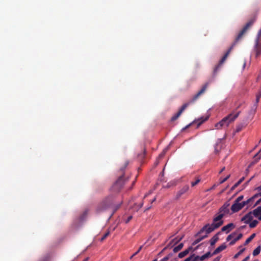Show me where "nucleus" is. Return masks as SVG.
I'll return each mask as SVG.
<instances>
[{"mask_svg": "<svg viewBox=\"0 0 261 261\" xmlns=\"http://www.w3.org/2000/svg\"><path fill=\"white\" fill-rule=\"evenodd\" d=\"M157 260H158L157 259L155 258V259H153L152 261H157Z\"/></svg>", "mask_w": 261, "mask_h": 261, "instance_id": "e2e57ef3", "label": "nucleus"}, {"mask_svg": "<svg viewBox=\"0 0 261 261\" xmlns=\"http://www.w3.org/2000/svg\"><path fill=\"white\" fill-rule=\"evenodd\" d=\"M258 221L257 220H252L250 223H249V226L250 228H254L256 225L257 224H258Z\"/></svg>", "mask_w": 261, "mask_h": 261, "instance_id": "b1692460", "label": "nucleus"}, {"mask_svg": "<svg viewBox=\"0 0 261 261\" xmlns=\"http://www.w3.org/2000/svg\"><path fill=\"white\" fill-rule=\"evenodd\" d=\"M220 259V257H217L216 258L214 259L213 261H219Z\"/></svg>", "mask_w": 261, "mask_h": 261, "instance_id": "8fccbe9b", "label": "nucleus"}, {"mask_svg": "<svg viewBox=\"0 0 261 261\" xmlns=\"http://www.w3.org/2000/svg\"><path fill=\"white\" fill-rule=\"evenodd\" d=\"M145 154H146V149H145V148H144L142 152L138 155V157L139 159L140 160H143L145 158Z\"/></svg>", "mask_w": 261, "mask_h": 261, "instance_id": "4be33fe9", "label": "nucleus"}, {"mask_svg": "<svg viewBox=\"0 0 261 261\" xmlns=\"http://www.w3.org/2000/svg\"><path fill=\"white\" fill-rule=\"evenodd\" d=\"M142 246H140L139 248L138 249V251L136 252L135 253H134L131 256L130 258H132L134 256H135L136 255H137L142 249Z\"/></svg>", "mask_w": 261, "mask_h": 261, "instance_id": "72a5a7b5", "label": "nucleus"}, {"mask_svg": "<svg viewBox=\"0 0 261 261\" xmlns=\"http://www.w3.org/2000/svg\"><path fill=\"white\" fill-rule=\"evenodd\" d=\"M236 233L235 232H233V233H231L230 234H229V236H227V238H226V240L227 241H229L230 240H231L232 238H234V237H235V236L236 235Z\"/></svg>", "mask_w": 261, "mask_h": 261, "instance_id": "bb28decb", "label": "nucleus"}, {"mask_svg": "<svg viewBox=\"0 0 261 261\" xmlns=\"http://www.w3.org/2000/svg\"><path fill=\"white\" fill-rule=\"evenodd\" d=\"M244 196L243 195H241L239 196L234 201L237 202H240V201L243 199Z\"/></svg>", "mask_w": 261, "mask_h": 261, "instance_id": "473e14b6", "label": "nucleus"}, {"mask_svg": "<svg viewBox=\"0 0 261 261\" xmlns=\"http://www.w3.org/2000/svg\"><path fill=\"white\" fill-rule=\"evenodd\" d=\"M109 231H107L106 233H105V234L100 239V241H103V240H105L107 238V237L109 235Z\"/></svg>", "mask_w": 261, "mask_h": 261, "instance_id": "7c9ffc66", "label": "nucleus"}, {"mask_svg": "<svg viewBox=\"0 0 261 261\" xmlns=\"http://www.w3.org/2000/svg\"><path fill=\"white\" fill-rule=\"evenodd\" d=\"M255 233H252L245 242L244 245H247L249 244L252 239L255 237Z\"/></svg>", "mask_w": 261, "mask_h": 261, "instance_id": "412c9836", "label": "nucleus"}, {"mask_svg": "<svg viewBox=\"0 0 261 261\" xmlns=\"http://www.w3.org/2000/svg\"><path fill=\"white\" fill-rule=\"evenodd\" d=\"M170 186L169 185V184H168L166 186H165V188H169Z\"/></svg>", "mask_w": 261, "mask_h": 261, "instance_id": "13d9d810", "label": "nucleus"}, {"mask_svg": "<svg viewBox=\"0 0 261 261\" xmlns=\"http://www.w3.org/2000/svg\"><path fill=\"white\" fill-rule=\"evenodd\" d=\"M226 248V246L225 243L222 244L221 245L217 247L214 251L213 252V254H217L219 252L222 251Z\"/></svg>", "mask_w": 261, "mask_h": 261, "instance_id": "4468645a", "label": "nucleus"}, {"mask_svg": "<svg viewBox=\"0 0 261 261\" xmlns=\"http://www.w3.org/2000/svg\"><path fill=\"white\" fill-rule=\"evenodd\" d=\"M234 227V225L233 223H230L227 225L223 226L221 228L222 231H225L226 233H228L232 228Z\"/></svg>", "mask_w": 261, "mask_h": 261, "instance_id": "ddd939ff", "label": "nucleus"}, {"mask_svg": "<svg viewBox=\"0 0 261 261\" xmlns=\"http://www.w3.org/2000/svg\"><path fill=\"white\" fill-rule=\"evenodd\" d=\"M184 246V244L182 243H180L178 246L174 247L173 251L174 253H176L180 250Z\"/></svg>", "mask_w": 261, "mask_h": 261, "instance_id": "aec40b11", "label": "nucleus"}, {"mask_svg": "<svg viewBox=\"0 0 261 261\" xmlns=\"http://www.w3.org/2000/svg\"><path fill=\"white\" fill-rule=\"evenodd\" d=\"M191 124H189L185 128H184V129H186L188 127H189L190 126Z\"/></svg>", "mask_w": 261, "mask_h": 261, "instance_id": "052dcab7", "label": "nucleus"}, {"mask_svg": "<svg viewBox=\"0 0 261 261\" xmlns=\"http://www.w3.org/2000/svg\"><path fill=\"white\" fill-rule=\"evenodd\" d=\"M204 254H205L206 258L210 257L214 255V254H213V253H211L210 252H207V253H206Z\"/></svg>", "mask_w": 261, "mask_h": 261, "instance_id": "e433bc0d", "label": "nucleus"}, {"mask_svg": "<svg viewBox=\"0 0 261 261\" xmlns=\"http://www.w3.org/2000/svg\"><path fill=\"white\" fill-rule=\"evenodd\" d=\"M230 177V175H228V176H227L225 178H224V179H222L220 183V184H222L223 182H224L225 181H226Z\"/></svg>", "mask_w": 261, "mask_h": 261, "instance_id": "c9c22d12", "label": "nucleus"}, {"mask_svg": "<svg viewBox=\"0 0 261 261\" xmlns=\"http://www.w3.org/2000/svg\"><path fill=\"white\" fill-rule=\"evenodd\" d=\"M260 196V192H259V193H257V194H255L254 195H253V196L252 197V198H253V200H254L255 198H257V197H258V196Z\"/></svg>", "mask_w": 261, "mask_h": 261, "instance_id": "37998d69", "label": "nucleus"}, {"mask_svg": "<svg viewBox=\"0 0 261 261\" xmlns=\"http://www.w3.org/2000/svg\"><path fill=\"white\" fill-rule=\"evenodd\" d=\"M151 206H148V207L145 209V211L148 210L149 209H150V208Z\"/></svg>", "mask_w": 261, "mask_h": 261, "instance_id": "5fc2aeb1", "label": "nucleus"}, {"mask_svg": "<svg viewBox=\"0 0 261 261\" xmlns=\"http://www.w3.org/2000/svg\"><path fill=\"white\" fill-rule=\"evenodd\" d=\"M133 217L132 216H129L127 217V218L125 220V223H128L132 219Z\"/></svg>", "mask_w": 261, "mask_h": 261, "instance_id": "4c0bfd02", "label": "nucleus"}, {"mask_svg": "<svg viewBox=\"0 0 261 261\" xmlns=\"http://www.w3.org/2000/svg\"><path fill=\"white\" fill-rule=\"evenodd\" d=\"M260 250H261L260 246H258L256 248H255L253 250V253H252L253 255V256H256L258 254H259V253L260 252Z\"/></svg>", "mask_w": 261, "mask_h": 261, "instance_id": "5701e85b", "label": "nucleus"}, {"mask_svg": "<svg viewBox=\"0 0 261 261\" xmlns=\"http://www.w3.org/2000/svg\"><path fill=\"white\" fill-rule=\"evenodd\" d=\"M116 196L115 195H110L108 196L99 204L96 208L97 212L100 213L111 208L113 211V213L111 215V217H112V216L120 208L122 203V200L116 203Z\"/></svg>", "mask_w": 261, "mask_h": 261, "instance_id": "7ed1b4c3", "label": "nucleus"}, {"mask_svg": "<svg viewBox=\"0 0 261 261\" xmlns=\"http://www.w3.org/2000/svg\"><path fill=\"white\" fill-rule=\"evenodd\" d=\"M249 258H250V255H248L242 261H248Z\"/></svg>", "mask_w": 261, "mask_h": 261, "instance_id": "a18cd8bd", "label": "nucleus"}, {"mask_svg": "<svg viewBox=\"0 0 261 261\" xmlns=\"http://www.w3.org/2000/svg\"><path fill=\"white\" fill-rule=\"evenodd\" d=\"M169 259V256H165L160 261H168Z\"/></svg>", "mask_w": 261, "mask_h": 261, "instance_id": "79ce46f5", "label": "nucleus"}, {"mask_svg": "<svg viewBox=\"0 0 261 261\" xmlns=\"http://www.w3.org/2000/svg\"><path fill=\"white\" fill-rule=\"evenodd\" d=\"M225 170V167H223L220 171V173H222Z\"/></svg>", "mask_w": 261, "mask_h": 261, "instance_id": "864d4df0", "label": "nucleus"}, {"mask_svg": "<svg viewBox=\"0 0 261 261\" xmlns=\"http://www.w3.org/2000/svg\"><path fill=\"white\" fill-rule=\"evenodd\" d=\"M220 233V232H218L217 234H215L211 238V239L210 240V244L211 246L214 245L216 244V243L218 241L219 238L218 237V235Z\"/></svg>", "mask_w": 261, "mask_h": 261, "instance_id": "dca6fc26", "label": "nucleus"}, {"mask_svg": "<svg viewBox=\"0 0 261 261\" xmlns=\"http://www.w3.org/2000/svg\"><path fill=\"white\" fill-rule=\"evenodd\" d=\"M156 198H153L152 200H151V203H152L153 202H154Z\"/></svg>", "mask_w": 261, "mask_h": 261, "instance_id": "bf43d9fd", "label": "nucleus"}, {"mask_svg": "<svg viewBox=\"0 0 261 261\" xmlns=\"http://www.w3.org/2000/svg\"><path fill=\"white\" fill-rule=\"evenodd\" d=\"M258 191H261V185L255 189Z\"/></svg>", "mask_w": 261, "mask_h": 261, "instance_id": "de8ad7c7", "label": "nucleus"}, {"mask_svg": "<svg viewBox=\"0 0 261 261\" xmlns=\"http://www.w3.org/2000/svg\"><path fill=\"white\" fill-rule=\"evenodd\" d=\"M189 190V186L187 185H185L177 192L175 196L176 199H179L183 194L187 192Z\"/></svg>", "mask_w": 261, "mask_h": 261, "instance_id": "1a4fd4ad", "label": "nucleus"}, {"mask_svg": "<svg viewBox=\"0 0 261 261\" xmlns=\"http://www.w3.org/2000/svg\"><path fill=\"white\" fill-rule=\"evenodd\" d=\"M253 216L252 211L250 212L242 218V221H244L246 223L248 224L253 220Z\"/></svg>", "mask_w": 261, "mask_h": 261, "instance_id": "9d476101", "label": "nucleus"}, {"mask_svg": "<svg viewBox=\"0 0 261 261\" xmlns=\"http://www.w3.org/2000/svg\"><path fill=\"white\" fill-rule=\"evenodd\" d=\"M206 258L205 254L202 255L201 256H199V260L200 261H203Z\"/></svg>", "mask_w": 261, "mask_h": 261, "instance_id": "58836bf2", "label": "nucleus"}, {"mask_svg": "<svg viewBox=\"0 0 261 261\" xmlns=\"http://www.w3.org/2000/svg\"><path fill=\"white\" fill-rule=\"evenodd\" d=\"M194 256V254L190 255L189 257L186 258L184 261H191V259Z\"/></svg>", "mask_w": 261, "mask_h": 261, "instance_id": "a19ab883", "label": "nucleus"}, {"mask_svg": "<svg viewBox=\"0 0 261 261\" xmlns=\"http://www.w3.org/2000/svg\"><path fill=\"white\" fill-rule=\"evenodd\" d=\"M240 113V112H238L235 114L231 113L225 117L215 124V127L216 129H221L223 128L228 127L229 124L233 122L238 118Z\"/></svg>", "mask_w": 261, "mask_h": 261, "instance_id": "423d86ee", "label": "nucleus"}, {"mask_svg": "<svg viewBox=\"0 0 261 261\" xmlns=\"http://www.w3.org/2000/svg\"><path fill=\"white\" fill-rule=\"evenodd\" d=\"M172 256V254L171 253H169L168 255L166 256H169V258Z\"/></svg>", "mask_w": 261, "mask_h": 261, "instance_id": "4d7b16f0", "label": "nucleus"}, {"mask_svg": "<svg viewBox=\"0 0 261 261\" xmlns=\"http://www.w3.org/2000/svg\"><path fill=\"white\" fill-rule=\"evenodd\" d=\"M261 97V91H260L256 95V102L258 103Z\"/></svg>", "mask_w": 261, "mask_h": 261, "instance_id": "c756f323", "label": "nucleus"}, {"mask_svg": "<svg viewBox=\"0 0 261 261\" xmlns=\"http://www.w3.org/2000/svg\"><path fill=\"white\" fill-rule=\"evenodd\" d=\"M206 232V234L204 236H202L201 237H200L199 238H198L197 239H196L192 243V245H195L196 244H198L199 242H200L201 241H202L203 239H205V238H206L207 237V234L208 233H206V232Z\"/></svg>", "mask_w": 261, "mask_h": 261, "instance_id": "a211bd4d", "label": "nucleus"}, {"mask_svg": "<svg viewBox=\"0 0 261 261\" xmlns=\"http://www.w3.org/2000/svg\"><path fill=\"white\" fill-rule=\"evenodd\" d=\"M244 206V203L242 202H237L234 201V203L231 207V210L233 213H236L241 210Z\"/></svg>", "mask_w": 261, "mask_h": 261, "instance_id": "6e6552de", "label": "nucleus"}, {"mask_svg": "<svg viewBox=\"0 0 261 261\" xmlns=\"http://www.w3.org/2000/svg\"><path fill=\"white\" fill-rule=\"evenodd\" d=\"M259 159H260V158H259H259H256V159H255V161L254 163H253V164H254V163H257V162H258V161Z\"/></svg>", "mask_w": 261, "mask_h": 261, "instance_id": "603ef678", "label": "nucleus"}, {"mask_svg": "<svg viewBox=\"0 0 261 261\" xmlns=\"http://www.w3.org/2000/svg\"><path fill=\"white\" fill-rule=\"evenodd\" d=\"M192 247H189L188 249H186L184 251L180 252L178 255V257L180 258L185 257L189 253V252L192 250Z\"/></svg>", "mask_w": 261, "mask_h": 261, "instance_id": "2eb2a0df", "label": "nucleus"}, {"mask_svg": "<svg viewBox=\"0 0 261 261\" xmlns=\"http://www.w3.org/2000/svg\"><path fill=\"white\" fill-rule=\"evenodd\" d=\"M212 80H209L206 82L201 87V89L194 95L187 102L184 103L181 107L179 111L174 115L172 118V121L176 120L181 114L183 111L191 104L194 103L200 95L203 94L207 89L208 86L212 83Z\"/></svg>", "mask_w": 261, "mask_h": 261, "instance_id": "39448f33", "label": "nucleus"}, {"mask_svg": "<svg viewBox=\"0 0 261 261\" xmlns=\"http://www.w3.org/2000/svg\"><path fill=\"white\" fill-rule=\"evenodd\" d=\"M239 185L238 182H236L231 188V191L234 190Z\"/></svg>", "mask_w": 261, "mask_h": 261, "instance_id": "ea45409f", "label": "nucleus"}, {"mask_svg": "<svg viewBox=\"0 0 261 261\" xmlns=\"http://www.w3.org/2000/svg\"><path fill=\"white\" fill-rule=\"evenodd\" d=\"M244 179H245L244 177H243L241 178H240V180L237 182L238 184H239V185L241 184L243 182V181L244 180Z\"/></svg>", "mask_w": 261, "mask_h": 261, "instance_id": "c03bdc74", "label": "nucleus"}, {"mask_svg": "<svg viewBox=\"0 0 261 261\" xmlns=\"http://www.w3.org/2000/svg\"><path fill=\"white\" fill-rule=\"evenodd\" d=\"M191 261H199V256H198V255L195 256V255L194 254V256L191 259Z\"/></svg>", "mask_w": 261, "mask_h": 261, "instance_id": "f704fd0d", "label": "nucleus"}, {"mask_svg": "<svg viewBox=\"0 0 261 261\" xmlns=\"http://www.w3.org/2000/svg\"><path fill=\"white\" fill-rule=\"evenodd\" d=\"M243 126L241 124L238 125L236 127V132L237 133L240 132L242 129Z\"/></svg>", "mask_w": 261, "mask_h": 261, "instance_id": "2f4dec72", "label": "nucleus"}, {"mask_svg": "<svg viewBox=\"0 0 261 261\" xmlns=\"http://www.w3.org/2000/svg\"><path fill=\"white\" fill-rule=\"evenodd\" d=\"M253 216L261 220V206H258L252 211Z\"/></svg>", "mask_w": 261, "mask_h": 261, "instance_id": "f8f14e48", "label": "nucleus"}, {"mask_svg": "<svg viewBox=\"0 0 261 261\" xmlns=\"http://www.w3.org/2000/svg\"><path fill=\"white\" fill-rule=\"evenodd\" d=\"M208 118V117H206L205 118H203V117L200 118L199 119L198 121V126L201 125L202 123L206 121Z\"/></svg>", "mask_w": 261, "mask_h": 261, "instance_id": "393cba45", "label": "nucleus"}, {"mask_svg": "<svg viewBox=\"0 0 261 261\" xmlns=\"http://www.w3.org/2000/svg\"><path fill=\"white\" fill-rule=\"evenodd\" d=\"M260 202H261V198L256 202L255 205H257L259 204Z\"/></svg>", "mask_w": 261, "mask_h": 261, "instance_id": "49530a36", "label": "nucleus"}, {"mask_svg": "<svg viewBox=\"0 0 261 261\" xmlns=\"http://www.w3.org/2000/svg\"><path fill=\"white\" fill-rule=\"evenodd\" d=\"M260 195L261 196V192H260Z\"/></svg>", "mask_w": 261, "mask_h": 261, "instance_id": "0e129e2a", "label": "nucleus"}, {"mask_svg": "<svg viewBox=\"0 0 261 261\" xmlns=\"http://www.w3.org/2000/svg\"><path fill=\"white\" fill-rule=\"evenodd\" d=\"M143 202H141L139 205V208H140L141 207H142V206H143Z\"/></svg>", "mask_w": 261, "mask_h": 261, "instance_id": "3c124183", "label": "nucleus"}, {"mask_svg": "<svg viewBox=\"0 0 261 261\" xmlns=\"http://www.w3.org/2000/svg\"><path fill=\"white\" fill-rule=\"evenodd\" d=\"M251 55H254L256 58L260 57L261 55V43L254 42Z\"/></svg>", "mask_w": 261, "mask_h": 261, "instance_id": "0eeeda50", "label": "nucleus"}, {"mask_svg": "<svg viewBox=\"0 0 261 261\" xmlns=\"http://www.w3.org/2000/svg\"><path fill=\"white\" fill-rule=\"evenodd\" d=\"M259 153H261V149H260V150L259 151V152H258L257 153H256V154L254 155V158H257V157L258 156V154Z\"/></svg>", "mask_w": 261, "mask_h": 261, "instance_id": "09e8293b", "label": "nucleus"}, {"mask_svg": "<svg viewBox=\"0 0 261 261\" xmlns=\"http://www.w3.org/2000/svg\"><path fill=\"white\" fill-rule=\"evenodd\" d=\"M254 42L261 43V29L257 32Z\"/></svg>", "mask_w": 261, "mask_h": 261, "instance_id": "6ab92c4d", "label": "nucleus"}, {"mask_svg": "<svg viewBox=\"0 0 261 261\" xmlns=\"http://www.w3.org/2000/svg\"><path fill=\"white\" fill-rule=\"evenodd\" d=\"M242 237L243 234L241 233H239L237 237H234V239L230 242L229 245H234L236 243V242L239 240L240 239H241L242 238Z\"/></svg>", "mask_w": 261, "mask_h": 261, "instance_id": "f3484780", "label": "nucleus"}, {"mask_svg": "<svg viewBox=\"0 0 261 261\" xmlns=\"http://www.w3.org/2000/svg\"><path fill=\"white\" fill-rule=\"evenodd\" d=\"M253 177H254V176L251 177L250 178V179L247 181V183H248L250 180H251L253 179Z\"/></svg>", "mask_w": 261, "mask_h": 261, "instance_id": "6e6d98bb", "label": "nucleus"}, {"mask_svg": "<svg viewBox=\"0 0 261 261\" xmlns=\"http://www.w3.org/2000/svg\"><path fill=\"white\" fill-rule=\"evenodd\" d=\"M129 164L127 160L125 161L124 164L120 167L119 171L118 178L111 187L112 193H118L123 188L125 183L127 181L128 178L124 175V170Z\"/></svg>", "mask_w": 261, "mask_h": 261, "instance_id": "20e7f679", "label": "nucleus"}, {"mask_svg": "<svg viewBox=\"0 0 261 261\" xmlns=\"http://www.w3.org/2000/svg\"><path fill=\"white\" fill-rule=\"evenodd\" d=\"M245 250V248H242L234 256V258H238Z\"/></svg>", "mask_w": 261, "mask_h": 261, "instance_id": "a878e982", "label": "nucleus"}, {"mask_svg": "<svg viewBox=\"0 0 261 261\" xmlns=\"http://www.w3.org/2000/svg\"><path fill=\"white\" fill-rule=\"evenodd\" d=\"M200 181V179L199 178H197L195 181L191 182V186L192 187L197 185Z\"/></svg>", "mask_w": 261, "mask_h": 261, "instance_id": "cd10ccee", "label": "nucleus"}, {"mask_svg": "<svg viewBox=\"0 0 261 261\" xmlns=\"http://www.w3.org/2000/svg\"><path fill=\"white\" fill-rule=\"evenodd\" d=\"M182 239V237H180V238L179 239H177V238H175V239H173L170 242V243L166 246L163 249V250L159 254V255H160L163 251H164V250H165L166 249H167L168 247H169L170 246H172V244L173 245H174L175 244H177L178 242H179L181 240V239Z\"/></svg>", "mask_w": 261, "mask_h": 261, "instance_id": "9b49d317", "label": "nucleus"}, {"mask_svg": "<svg viewBox=\"0 0 261 261\" xmlns=\"http://www.w3.org/2000/svg\"><path fill=\"white\" fill-rule=\"evenodd\" d=\"M253 200H254L253 198L251 197V198H249L248 200L243 201V203H244V206H245V205L249 204V203H250Z\"/></svg>", "mask_w": 261, "mask_h": 261, "instance_id": "c85d7f7f", "label": "nucleus"}, {"mask_svg": "<svg viewBox=\"0 0 261 261\" xmlns=\"http://www.w3.org/2000/svg\"><path fill=\"white\" fill-rule=\"evenodd\" d=\"M229 203L228 201L226 202L219 209L218 213L215 215L212 224L211 225L207 224L204 225L197 235L201 233L203 231H206V233H210L222 226L224 223L222 218L229 213Z\"/></svg>", "mask_w": 261, "mask_h": 261, "instance_id": "f03ea898", "label": "nucleus"}, {"mask_svg": "<svg viewBox=\"0 0 261 261\" xmlns=\"http://www.w3.org/2000/svg\"><path fill=\"white\" fill-rule=\"evenodd\" d=\"M257 15V11H255L252 14H251V17L248 20V21L247 22V23L244 25V26L238 33L232 45L230 47L228 50L226 51V53L222 58L219 64L215 67L213 71L214 75H215L217 73L220 67L225 61L226 59H227V57L228 56L229 53L232 49L234 46L238 43V42L240 40H241L243 37V36L247 33L248 31L252 27V26L253 25V24L256 20Z\"/></svg>", "mask_w": 261, "mask_h": 261, "instance_id": "f257e3e1", "label": "nucleus"}, {"mask_svg": "<svg viewBox=\"0 0 261 261\" xmlns=\"http://www.w3.org/2000/svg\"><path fill=\"white\" fill-rule=\"evenodd\" d=\"M88 259H89V258L87 257V258H85L83 261H88Z\"/></svg>", "mask_w": 261, "mask_h": 261, "instance_id": "680f3d73", "label": "nucleus"}]
</instances>
